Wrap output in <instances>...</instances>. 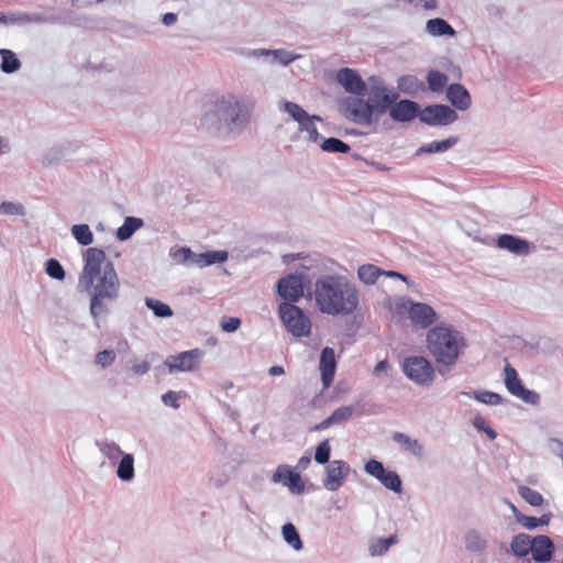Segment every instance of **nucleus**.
<instances>
[{"mask_svg":"<svg viewBox=\"0 0 563 563\" xmlns=\"http://www.w3.org/2000/svg\"><path fill=\"white\" fill-rule=\"evenodd\" d=\"M402 369L409 379L419 385H428L434 378V369L431 363L422 356L407 357Z\"/></svg>","mask_w":563,"mask_h":563,"instance_id":"nucleus-7","label":"nucleus"},{"mask_svg":"<svg viewBox=\"0 0 563 563\" xmlns=\"http://www.w3.org/2000/svg\"><path fill=\"white\" fill-rule=\"evenodd\" d=\"M464 345L460 332L445 324L435 325L427 333L428 350L439 366L454 365Z\"/></svg>","mask_w":563,"mask_h":563,"instance_id":"nucleus-3","label":"nucleus"},{"mask_svg":"<svg viewBox=\"0 0 563 563\" xmlns=\"http://www.w3.org/2000/svg\"><path fill=\"white\" fill-rule=\"evenodd\" d=\"M456 143L455 137H450L446 140L432 142L426 146L420 147L419 152L423 153H438V152H445L450 147H452Z\"/></svg>","mask_w":563,"mask_h":563,"instance_id":"nucleus-40","label":"nucleus"},{"mask_svg":"<svg viewBox=\"0 0 563 563\" xmlns=\"http://www.w3.org/2000/svg\"><path fill=\"white\" fill-rule=\"evenodd\" d=\"M179 394L176 393V391H173V390H169L167 393H165L163 396H162V401L166 405V406H170L175 409L179 408Z\"/></svg>","mask_w":563,"mask_h":563,"instance_id":"nucleus-50","label":"nucleus"},{"mask_svg":"<svg viewBox=\"0 0 563 563\" xmlns=\"http://www.w3.org/2000/svg\"><path fill=\"white\" fill-rule=\"evenodd\" d=\"M486 539L476 530H471L465 536V547L471 552H483L486 549Z\"/></svg>","mask_w":563,"mask_h":563,"instance_id":"nucleus-30","label":"nucleus"},{"mask_svg":"<svg viewBox=\"0 0 563 563\" xmlns=\"http://www.w3.org/2000/svg\"><path fill=\"white\" fill-rule=\"evenodd\" d=\"M143 224L141 219L128 217L124 223L118 229L117 236L119 240H128Z\"/></svg>","mask_w":563,"mask_h":563,"instance_id":"nucleus-31","label":"nucleus"},{"mask_svg":"<svg viewBox=\"0 0 563 563\" xmlns=\"http://www.w3.org/2000/svg\"><path fill=\"white\" fill-rule=\"evenodd\" d=\"M512 510L516 515L517 521L525 527L526 529H534L540 526H545L550 521L549 515H543L541 517H532V516H526L520 512H517L516 507L512 506Z\"/></svg>","mask_w":563,"mask_h":563,"instance_id":"nucleus-28","label":"nucleus"},{"mask_svg":"<svg viewBox=\"0 0 563 563\" xmlns=\"http://www.w3.org/2000/svg\"><path fill=\"white\" fill-rule=\"evenodd\" d=\"M203 352L199 349L181 352L177 355H170L166 358L165 365L169 373L194 372L200 366Z\"/></svg>","mask_w":563,"mask_h":563,"instance_id":"nucleus-8","label":"nucleus"},{"mask_svg":"<svg viewBox=\"0 0 563 563\" xmlns=\"http://www.w3.org/2000/svg\"><path fill=\"white\" fill-rule=\"evenodd\" d=\"M349 472L350 467L344 461H332L325 471L323 486L328 490H338L344 484L345 478L349 475Z\"/></svg>","mask_w":563,"mask_h":563,"instance_id":"nucleus-12","label":"nucleus"},{"mask_svg":"<svg viewBox=\"0 0 563 563\" xmlns=\"http://www.w3.org/2000/svg\"><path fill=\"white\" fill-rule=\"evenodd\" d=\"M386 488L399 493L401 490V481L395 471H384L383 476L378 479Z\"/></svg>","mask_w":563,"mask_h":563,"instance_id":"nucleus-35","label":"nucleus"},{"mask_svg":"<svg viewBox=\"0 0 563 563\" xmlns=\"http://www.w3.org/2000/svg\"><path fill=\"white\" fill-rule=\"evenodd\" d=\"M5 213H15L18 207L12 202H2L0 207Z\"/></svg>","mask_w":563,"mask_h":563,"instance_id":"nucleus-56","label":"nucleus"},{"mask_svg":"<svg viewBox=\"0 0 563 563\" xmlns=\"http://www.w3.org/2000/svg\"><path fill=\"white\" fill-rule=\"evenodd\" d=\"M408 318L410 322L420 329H428L438 318L434 309L424 302L408 301Z\"/></svg>","mask_w":563,"mask_h":563,"instance_id":"nucleus-10","label":"nucleus"},{"mask_svg":"<svg viewBox=\"0 0 563 563\" xmlns=\"http://www.w3.org/2000/svg\"><path fill=\"white\" fill-rule=\"evenodd\" d=\"M393 439L404 450L408 451L409 453L417 455V456L422 454V446L419 444V442L415 439H411L407 434H405L402 432H395L393 435Z\"/></svg>","mask_w":563,"mask_h":563,"instance_id":"nucleus-27","label":"nucleus"},{"mask_svg":"<svg viewBox=\"0 0 563 563\" xmlns=\"http://www.w3.org/2000/svg\"><path fill=\"white\" fill-rule=\"evenodd\" d=\"M241 325V320L235 317H224L221 320V329L224 332H234Z\"/></svg>","mask_w":563,"mask_h":563,"instance_id":"nucleus-49","label":"nucleus"},{"mask_svg":"<svg viewBox=\"0 0 563 563\" xmlns=\"http://www.w3.org/2000/svg\"><path fill=\"white\" fill-rule=\"evenodd\" d=\"M255 102L251 99L239 98L234 95L218 97L214 101L217 115L228 123L247 122Z\"/></svg>","mask_w":563,"mask_h":563,"instance_id":"nucleus-5","label":"nucleus"},{"mask_svg":"<svg viewBox=\"0 0 563 563\" xmlns=\"http://www.w3.org/2000/svg\"><path fill=\"white\" fill-rule=\"evenodd\" d=\"M446 97L459 110H466L471 106L468 91L460 84H452L448 87Z\"/></svg>","mask_w":563,"mask_h":563,"instance_id":"nucleus-20","label":"nucleus"},{"mask_svg":"<svg viewBox=\"0 0 563 563\" xmlns=\"http://www.w3.org/2000/svg\"><path fill=\"white\" fill-rule=\"evenodd\" d=\"M313 298L320 312L336 317L351 316L360 305V291L343 276L323 275L314 283Z\"/></svg>","mask_w":563,"mask_h":563,"instance_id":"nucleus-2","label":"nucleus"},{"mask_svg":"<svg viewBox=\"0 0 563 563\" xmlns=\"http://www.w3.org/2000/svg\"><path fill=\"white\" fill-rule=\"evenodd\" d=\"M398 93L389 91L384 85H373L368 102L358 100L353 109L354 119L361 123H369L374 110L383 113L397 100Z\"/></svg>","mask_w":563,"mask_h":563,"instance_id":"nucleus-4","label":"nucleus"},{"mask_svg":"<svg viewBox=\"0 0 563 563\" xmlns=\"http://www.w3.org/2000/svg\"><path fill=\"white\" fill-rule=\"evenodd\" d=\"M31 19L27 14H11L10 16H7L2 12H0V23H7V22H30Z\"/></svg>","mask_w":563,"mask_h":563,"instance_id":"nucleus-51","label":"nucleus"},{"mask_svg":"<svg viewBox=\"0 0 563 563\" xmlns=\"http://www.w3.org/2000/svg\"><path fill=\"white\" fill-rule=\"evenodd\" d=\"M331 448L328 440L319 443L314 453V461L319 464H325L330 460Z\"/></svg>","mask_w":563,"mask_h":563,"instance_id":"nucleus-45","label":"nucleus"},{"mask_svg":"<svg viewBox=\"0 0 563 563\" xmlns=\"http://www.w3.org/2000/svg\"><path fill=\"white\" fill-rule=\"evenodd\" d=\"M278 312L285 328L294 336L300 338L310 334L311 321L302 309L290 302H283L279 305Z\"/></svg>","mask_w":563,"mask_h":563,"instance_id":"nucleus-6","label":"nucleus"},{"mask_svg":"<svg viewBox=\"0 0 563 563\" xmlns=\"http://www.w3.org/2000/svg\"><path fill=\"white\" fill-rule=\"evenodd\" d=\"M364 470L367 474L379 479L384 474L385 467L379 461L372 459L365 464Z\"/></svg>","mask_w":563,"mask_h":563,"instance_id":"nucleus-47","label":"nucleus"},{"mask_svg":"<svg viewBox=\"0 0 563 563\" xmlns=\"http://www.w3.org/2000/svg\"><path fill=\"white\" fill-rule=\"evenodd\" d=\"M472 396L486 405H499L503 401V398L499 394L488 391V390H475Z\"/></svg>","mask_w":563,"mask_h":563,"instance_id":"nucleus-41","label":"nucleus"},{"mask_svg":"<svg viewBox=\"0 0 563 563\" xmlns=\"http://www.w3.org/2000/svg\"><path fill=\"white\" fill-rule=\"evenodd\" d=\"M283 110L287 112L295 121L301 122L308 113L297 103L285 101Z\"/></svg>","mask_w":563,"mask_h":563,"instance_id":"nucleus-44","label":"nucleus"},{"mask_svg":"<svg viewBox=\"0 0 563 563\" xmlns=\"http://www.w3.org/2000/svg\"><path fill=\"white\" fill-rule=\"evenodd\" d=\"M115 361V353L112 350H102L96 355V364L100 365L102 368L111 365Z\"/></svg>","mask_w":563,"mask_h":563,"instance_id":"nucleus-46","label":"nucleus"},{"mask_svg":"<svg viewBox=\"0 0 563 563\" xmlns=\"http://www.w3.org/2000/svg\"><path fill=\"white\" fill-rule=\"evenodd\" d=\"M150 369V363L147 361H142L132 366V372L136 375H143L147 373Z\"/></svg>","mask_w":563,"mask_h":563,"instance_id":"nucleus-53","label":"nucleus"},{"mask_svg":"<svg viewBox=\"0 0 563 563\" xmlns=\"http://www.w3.org/2000/svg\"><path fill=\"white\" fill-rule=\"evenodd\" d=\"M277 291L280 297L289 302H296L303 295V284L300 276L288 275L277 284Z\"/></svg>","mask_w":563,"mask_h":563,"instance_id":"nucleus-13","label":"nucleus"},{"mask_svg":"<svg viewBox=\"0 0 563 563\" xmlns=\"http://www.w3.org/2000/svg\"><path fill=\"white\" fill-rule=\"evenodd\" d=\"M389 368V364L386 360H383V361H379L375 368H374V373L376 375L380 374L382 372H386L387 369Z\"/></svg>","mask_w":563,"mask_h":563,"instance_id":"nucleus-55","label":"nucleus"},{"mask_svg":"<svg viewBox=\"0 0 563 563\" xmlns=\"http://www.w3.org/2000/svg\"><path fill=\"white\" fill-rule=\"evenodd\" d=\"M84 267L78 277V287L90 295V314L98 319L108 312L106 301H114L121 283L114 265L107 260L103 250L89 247L84 254Z\"/></svg>","mask_w":563,"mask_h":563,"instance_id":"nucleus-1","label":"nucleus"},{"mask_svg":"<svg viewBox=\"0 0 563 563\" xmlns=\"http://www.w3.org/2000/svg\"><path fill=\"white\" fill-rule=\"evenodd\" d=\"M472 422L477 430L485 432L490 439L496 438V432L487 426L485 418L481 415L475 416Z\"/></svg>","mask_w":563,"mask_h":563,"instance_id":"nucleus-48","label":"nucleus"},{"mask_svg":"<svg viewBox=\"0 0 563 563\" xmlns=\"http://www.w3.org/2000/svg\"><path fill=\"white\" fill-rule=\"evenodd\" d=\"M274 54L278 57H280V60L286 65L290 63L294 58L288 56L286 52L283 51H275Z\"/></svg>","mask_w":563,"mask_h":563,"instance_id":"nucleus-59","label":"nucleus"},{"mask_svg":"<svg viewBox=\"0 0 563 563\" xmlns=\"http://www.w3.org/2000/svg\"><path fill=\"white\" fill-rule=\"evenodd\" d=\"M134 459L131 454H125L118 466V477L122 481H131L134 476Z\"/></svg>","mask_w":563,"mask_h":563,"instance_id":"nucleus-33","label":"nucleus"},{"mask_svg":"<svg viewBox=\"0 0 563 563\" xmlns=\"http://www.w3.org/2000/svg\"><path fill=\"white\" fill-rule=\"evenodd\" d=\"M283 536L285 541L295 550H300L302 548V542L300 540L298 531L292 523H286L283 527Z\"/></svg>","mask_w":563,"mask_h":563,"instance_id":"nucleus-36","label":"nucleus"},{"mask_svg":"<svg viewBox=\"0 0 563 563\" xmlns=\"http://www.w3.org/2000/svg\"><path fill=\"white\" fill-rule=\"evenodd\" d=\"M415 81H416V78H413L411 76L402 77L399 80V88L402 91H408L409 87H411Z\"/></svg>","mask_w":563,"mask_h":563,"instance_id":"nucleus-54","label":"nucleus"},{"mask_svg":"<svg viewBox=\"0 0 563 563\" xmlns=\"http://www.w3.org/2000/svg\"><path fill=\"white\" fill-rule=\"evenodd\" d=\"M0 56L2 58L1 70L5 74H12L20 69L21 62L16 55L7 48L0 49Z\"/></svg>","mask_w":563,"mask_h":563,"instance_id":"nucleus-29","label":"nucleus"},{"mask_svg":"<svg viewBox=\"0 0 563 563\" xmlns=\"http://www.w3.org/2000/svg\"><path fill=\"white\" fill-rule=\"evenodd\" d=\"M500 249L508 250L517 255H527L530 252L529 243L510 234H503L497 240Z\"/></svg>","mask_w":563,"mask_h":563,"instance_id":"nucleus-21","label":"nucleus"},{"mask_svg":"<svg viewBox=\"0 0 563 563\" xmlns=\"http://www.w3.org/2000/svg\"><path fill=\"white\" fill-rule=\"evenodd\" d=\"M416 7H421L424 10H435L438 7L437 0H407Z\"/></svg>","mask_w":563,"mask_h":563,"instance_id":"nucleus-52","label":"nucleus"},{"mask_svg":"<svg viewBox=\"0 0 563 563\" xmlns=\"http://www.w3.org/2000/svg\"><path fill=\"white\" fill-rule=\"evenodd\" d=\"M504 371H505V379H504L505 385H506L507 390L511 395L520 398L521 400H523L528 404H537L538 402V400H539L538 394H536L534 391L528 390L522 386L517 371L510 364L507 363Z\"/></svg>","mask_w":563,"mask_h":563,"instance_id":"nucleus-9","label":"nucleus"},{"mask_svg":"<svg viewBox=\"0 0 563 563\" xmlns=\"http://www.w3.org/2000/svg\"><path fill=\"white\" fill-rule=\"evenodd\" d=\"M313 120H320V118L317 115L310 117L308 114L305 119L301 120V122L298 123L300 131H306L309 134V139L311 141H317L319 133L317 126L313 123Z\"/></svg>","mask_w":563,"mask_h":563,"instance_id":"nucleus-42","label":"nucleus"},{"mask_svg":"<svg viewBox=\"0 0 563 563\" xmlns=\"http://www.w3.org/2000/svg\"><path fill=\"white\" fill-rule=\"evenodd\" d=\"M183 252L185 258H194V262L200 267L223 263L228 258L225 251H208L206 253L195 254L189 249H183Z\"/></svg>","mask_w":563,"mask_h":563,"instance_id":"nucleus-18","label":"nucleus"},{"mask_svg":"<svg viewBox=\"0 0 563 563\" xmlns=\"http://www.w3.org/2000/svg\"><path fill=\"white\" fill-rule=\"evenodd\" d=\"M533 548L531 549L532 558L538 562H548L551 560L554 545L549 537L539 536L532 539Z\"/></svg>","mask_w":563,"mask_h":563,"instance_id":"nucleus-19","label":"nucleus"},{"mask_svg":"<svg viewBox=\"0 0 563 563\" xmlns=\"http://www.w3.org/2000/svg\"><path fill=\"white\" fill-rule=\"evenodd\" d=\"M456 119V112L443 104L429 106L420 112V120L430 125H448Z\"/></svg>","mask_w":563,"mask_h":563,"instance_id":"nucleus-11","label":"nucleus"},{"mask_svg":"<svg viewBox=\"0 0 563 563\" xmlns=\"http://www.w3.org/2000/svg\"><path fill=\"white\" fill-rule=\"evenodd\" d=\"M268 373L272 376H277V375H283L285 373V371H284V368L282 366H272L268 369Z\"/></svg>","mask_w":563,"mask_h":563,"instance_id":"nucleus-61","label":"nucleus"},{"mask_svg":"<svg viewBox=\"0 0 563 563\" xmlns=\"http://www.w3.org/2000/svg\"><path fill=\"white\" fill-rule=\"evenodd\" d=\"M321 147L323 151L332 153H347L351 150L349 144L336 137H329L324 140Z\"/></svg>","mask_w":563,"mask_h":563,"instance_id":"nucleus-39","label":"nucleus"},{"mask_svg":"<svg viewBox=\"0 0 563 563\" xmlns=\"http://www.w3.org/2000/svg\"><path fill=\"white\" fill-rule=\"evenodd\" d=\"M353 415V408L351 406H342L335 409L331 416L314 426L313 430L320 431L325 430L333 424L341 423L349 420Z\"/></svg>","mask_w":563,"mask_h":563,"instance_id":"nucleus-22","label":"nucleus"},{"mask_svg":"<svg viewBox=\"0 0 563 563\" xmlns=\"http://www.w3.org/2000/svg\"><path fill=\"white\" fill-rule=\"evenodd\" d=\"M510 548L517 556H526L533 548L532 539L528 534L520 533L512 539Z\"/></svg>","mask_w":563,"mask_h":563,"instance_id":"nucleus-24","label":"nucleus"},{"mask_svg":"<svg viewBox=\"0 0 563 563\" xmlns=\"http://www.w3.org/2000/svg\"><path fill=\"white\" fill-rule=\"evenodd\" d=\"M3 148H4L3 140H2V137H0V155H1L2 153H4V150H3Z\"/></svg>","mask_w":563,"mask_h":563,"instance_id":"nucleus-62","label":"nucleus"},{"mask_svg":"<svg viewBox=\"0 0 563 563\" xmlns=\"http://www.w3.org/2000/svg\"><path fill=\"white\" fill-rule=\"evenodd\" d=\"M310 462H311L310 456H307V455L301 456L298 461L297 468L306 470L309 466Z\"/></svg>","mask_w":563,"mask_h":563,"instance_id":"nucleus-57","label":"nucleus"},{"mask_svg":"<svg viewBox=\"0 0 563 563\" xmlns=\"http://www.w3.org/2000/svg\"><path fill=\"white\" fill-rule=\"evenodd\" d=\"M319 371L323 388L327 389L333 383L336 371L335 353L332 347L327 346L321 351Z\"/></svg>","mask_w":563,"mask_h":563,"instance_id":"nucleus-15","label":"nucleus"},{"mask_svg":"<svg viewBox=\"0 0 563 563\" xmlns=\"http://www.w3.org/2000/svg\"><path fill=\"white\" fill-rule=\"evenodd\" d=\"M519 495L531 506L538 507L543 504V497L542 495L525 485H521L518 487Z\"/></svg>","mask_w":563,"mask_h":563,"instance_id":"nucleus-37","label":"nucleus"},{"mask_svg":"<svg viewBox=\"0 0 563 563\" xmlns=\"http://www.w3.org/2000/svg\"><path fill=\"white\" fill-rule=\"evenodd\" d=\"M383 275H386V276H389V277H395V278H399L404 282H407V277L404 276L402 274L398 273V272H395V271H385V273H383Z\"/></svg>","mask_w":563,"mask_h":563,"instance_id":"nucleus-60","label":"nucleus"},{"mask_svg":"<svg viewBox=\"0 0 563 563\" xmlns=\"http://www.w3.org/2000/svg\"><path fill=\"white\" fill-rule=\"evenodd\" d=\"M274 482H282L286 485L291 493L301 494L305 489V484L298 473L294 472L287 465H279L273 475Z\"/></svg>","mask_w":563,"mask_h":563,"instance_id":"nucleus-16","label":"nucleus"},{"mask_svg":"<svg viewBox=\"0 0 563 563\" xmlns=\"http://www.w3.org/2000/svg\"><path fill=\"white\" fill-rule=\"evenodd\" d=\"M145 305L147 306V308L153 310L154 314L157 317L166 318L173 314V310L170 309V307L157 299L146 298Z\"/></svg>","mask_w":563,"mask_h":563,"instance_id":"nucleus-38","label":"nucleus"},{"mask_svg":"<svg viewBox=\"0 0 563 563\" xmlns=\"http://www.w3.org/2000/svg\"><path fill=\"white\" fill-rule=\"evenodd\" d=\"M385 273L384 269L377 267L373 264H364L360 266L357 271V276L360 280L366 285H373L376 283L377 278Z\"/></svg>","mask_w":563,"mask_h":563,"instance_id":"nucleus-25","label":"nucleus"},{"mask_svg":"<svg viewBox=\"0 0 563 563\" xmlns=\"http://www.w3.org/2000/svg\"><path fill=\"white\" fill-rule=\"evenodd\" d=\"M397 542H398V538L396 534H393L388 538H377L369 543L368 550H369L371 555L379 556V555L385 554L388 551V549L393 544H396Z\"/></svg>","mask_w":563,"mask_h":563,"instance_id":"nucleus-26","label":"nucleus"},{"mask_svg":"<svg viewBox=\"0 0 563 563\" xmlns=\"http://www.w3.org/2000/svg\"><path fill=\"white\" fill-rule=\"evenodd\" d=\"M427 81L431 91L441 92L448 84V76L438 70H430Z\"/></svg>","mask_w":563,"mask_h":563,"instance_id":"nucleus-34","label":"nucleus"},{"mask_svg":"<svg viewBox=\"0 0 563 563\" xmlns=\"http://www.w3.org/2000/svg\"><path fill=\"white\" fill-rule=\"evenodd\" d=\"M45 272L54 279L63 280L65 278V271L60 263L55 258H49L46 262Z\"/></svg>","mask_w":563,"mask_h":563,"instance_id":"nucleus-43","label":"nucleus"},{"mask_svg":"<svg viewBox=\"0 0 563 563\" xmlns=\"http://www.w3.org/2000/svg\"><path fill=\"white\" fill-rule=\"evenodd\" d=\"M336 81L350 93L363 96L366 85L358 73L351 68H342L336 73Z\"/></svg>","mask_w":563,"mask_h":563,"instance_id":"nucleus-14","label":"nucleus"},{"mask_svg":"<svg viewBox=\"0 0 563 563\" xmlns=\"http://www.w3.org/2000/svg\"><path fill=\"white\" fill-rule=\"evenodd\" d=\"M419 104L411 100H400L399 102L393 103L389 108V115L393 120L399 122H407L415 119L417 115L420 117Z\"/></svg>","mask_w":563,"mask_h":563,"instance_id":"nucleus-17","label":"nucleus"},{"mask_svg":"<svg viewBox=\"0 0 563 563\" xmlns=\"http://www.w3.org/2000/svg\"><path fill=\"white\" fill-rule=\"evenodd\" d=\"M176 20H177V16L174 13H166L163 15V19H162V21L165 25H172L176 22Z\"/></svg>","mask_w":563,"mask_h":563,"instance_id":"nucleus-58","label":"nucleus"},{"mask_svg":"<svg viewBox=\"0 0 563 563\" xmlns=\"http://www.w3.org/2000/svg\"><path fill=\"white\" fill-rule=\"evenodd\" d=\"M427 32L432 36H454L455 30L443 19H431L426 24Z\"/></svg>","mask_w":563,"mask_h":563,"instance_id":"nucleus-23","label":"nucleus"},{"mask_svg":"<svg viewBox=\"0 0 563 563\" xmlns=\"http://www.w3.org/2000/svg\"><path fill=\"white\" fill-rule=\"evenodd\" d=\"M71 234L80 245L87 246L93 242V234L88 224L73 225Z\"/></svg>","mask_w":563,"mask_h":563,"instance_id":"nucleus-32","label":"nucleus"}]
</instances>
